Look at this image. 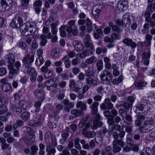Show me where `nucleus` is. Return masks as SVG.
<instances>
[{"mask_svg":"<svg viewBox=\"0 0 155 155\" xmlns=\"http://www.w3.org/2000/svg\"><path fill=\"white\" fill-rule=\"evenodd\" d=\"M153 120L152 117L147 118L143 125L139 128L140 131L142 133H148L153 129L154 127V124L152 123Z\"/></svg>","mask_w":155,"mask_h":155,"instance_id":"nucleus-1","label":"nucleus"},{"mask_svg":"<svg viewBox=\"0 0 155 155\" xmlns=\"http://www.w3.org/2000/svg\"><path fill=\"white\" fill-rule=\"evenodd\" d=\"M35 54L33 53L26 54L22 60L23 65L25 68L31 67L34 61Z\"/></svg>","mask_w":155,"mask_h":155,"instance_id":"nucleus-2","label":"nucleus"},{"mask_svg":"<svg viewBox=\"0 0 155 155\" xmlns=\"http://www.w3.org/2000/svg\"><path fill=\"white\" fill-rule=\"evenodd\" d=\"M11 27L13 28H20L21 31H23V22L21 18H15L12 20L10 24Z\"/></svg>","mask_w":155,"mask_h":155,"instance_id":"nucleus-3","label":"nucleus"},{"mask_svg":"<svg viewBox=\"0 0 155 155\" xmlns=\"http://www.w3.org/2000/svg\"><path fill=\"white\" fill-rule=\"evenodd\" d=\"M21 65L20 63L18 61H16L15 64V66L16 68H14V64L8 65V67L9 70V74L12 75L17 74L18 73Z\"/></svg>","mask_w":155,"mask_h":155,"instance_id":"nucleus-4","label":"nucleus"},{"mask_svg":"<svg viewBox=\"0 0 155 155\" xmlns=\"http://www.w3.org/2000/svg\"><path fill=\"white\" fill-rule=\"evenodd\" d=\"M40 114L38 113H35L34 115V118L32 120L29 122L30 126L33 127H37L41 124V119Z\"/></svg>","mask_w":155,"mask_h":155,"instance_id":"nucleus-5","label":"nucleus"},{"mask_svg":"<svg viewBox=\"0 0 155 155\" xmlns=\"http://www.w3.org/2000/svg\"><path fill=\"white\" fill-rule=\"evenodd\" d=\"M151 13L149 12H146L144 14L146 18L145 21L149 22V25L151 27L154 28L155 27V13H154L152 16L151 18L150 15Z\"/></svg>","mask_w":155,"mask_h":155,"instance_id":"nucleus-6","label":"nucleus"},{"mask_svg":"<svg viewBox=\"0 0 155 155\" xmlns=\"http://www.w3.org/2000/svg\"><path fill=\"white\" fill-rule=\"evenodd\" d=\"M100 79L103 81H110L113 78V76L110 72L106 70L102 71L100 75Z\"/></svg>","mask_w":155,"mask_h":155,"instance_id":"nucleus-7","label":"nucleus"},{"mask_svg":"<svg viewBox=\"0 0 155 155\" xmlns=\"http://www.w3.org/2000/svg\"><path fill=\"white\" fill-rule=\"evenodd\" d=\"M12 0H2L0 5V11L3 12L9 9V5L12 4Z\"/></svg>","mask_w":155,"mask_h":155,"instance_id":"nucleus-8","label":"nucleus"},{"mask_svg":"<svg viewBox=\"0 0 155 155\" xmlns=\"http://www.w3.org/2000/svg\"><path fill=\"white\" fill-rule=\"evenodd\" d=\"M90 125V123H87L85 125V128L83 129L82 134L85 137L87 138H93L96 136V134L93 131H88L87 130V129L88 128Z\"/></svg>","mask_w":155,"mask_h":155,"instance_id":"nucleus-9","label":"nucleus"},{"mask_svg":"<svg viewBox=\"0 0 155 155\" xmlns=\"http://www.w3.org/2000/svg\"><path fill=\"white\" fill-rule=\"evenodd\" d=\"M27 146H30L33 143L35 140V135H31L29 136H25L21 139Z\"/></svg>","mask_w":155,"mask_h":155,"instance_id":"nucleus-10","label":"nucleus"},{"mask_svg":"<svg viewBox=\"0 0 155 155\" xmlns=\"http://www.w3.org/2000/svg\"><path fill=\"white\" fill-rule=\"evenodd\" d=\"M102 119L100 114H97L96 115L95 118L94 120L93 125L92 127L91 128L96 129L98 127L101 126L103 124L102 122L101 121Z\"/></svg>","mask_w":155,"mask_h":155,"instance_id":"nucleus-11","label":"nucleus"},{"mask_svg":"<svg viewBox=\"0 0 155 155\" xmlns=\"http://www.w3.org/2000/svg\"><path fill=\"white\" fill-rule=\"evenodd\" d=\"M151 105L150 104H139L137 106V109L142 113H144L150 111V109Z\"/></svg>","mask_w":155,"mask_h":155,"instance_id":"nucleus-12","label":"nucleus"},{"mask_svg":"<svg viewBox=\"0 0 155 155\" xmlns=\"http://www.w3.org/2000/svg\"><path fill=\"white\" fill-rule=\"evenodd\" d=\"M19 106L24 110L28 109L32 105V103L29 101L21 100L19 102Z\"/></svg>","mask_w":155,"mask_h":155,"instance_id":"nucleus-13","label":"nucleus"},{"mask_svg":"<svg viewBox=\"0 0 155 155\" xmlns=\"http://www.w3.org/2000/svg\"><path fill=\"white\" fill-rule=\"evenodd\" d=\"M36 22L35 21L27 22L25 24L24 26H23L24 31H22L23 33L25 34L26 32L28 31L29 27L30 28H34L36 26Z\"/></svg>","mask_w":155,"mask_h":155,"instance_id":"nucleus-14","label":"nucleus"},{"mask_svg":"<svg viewBox=\"0 0 155 155\" xmlns=\"http://www.w3.org/2000/svg\"><path fill=\"white\" fill-rule=\"evenodd\" d=\"M122 41L124 44L126 45L127 46H130L132 48L134 49L137 46L136 43L134 42H133L131 39L125 38L123 39Z\"/></svg>","mask_w":155,"mask_h":155,"instance_id":"nucleus-15","label":"nucleus"},{"mask_svg":"<svg viewBox=\"0 0 155 155\" xmlns=\"http://www.w3.org/2000/svg\"><path fill=\"white\" fill-rule=\"evenodd\" d=\"M118 114V112L115 109H113L110 111L107 110L104 112V116L106 117H108L109 116L112 117H114L116 116Z\"/></svg>","mask_w":155,"mask_h":155,"instance_id":"nucleus-16","label":"nucleus"},{"mask_svg":"<svg viewBox=\"0 0 155 155\" xmlns=\"http://www.w3.org/2000/svg\"><path fill=\"white\" fill-rule=\"evenodd\" d=\"M116 142V141L113 142V151L114 153H117L120 152L121 150V148L118 145V144L121 147H123L125 145L124 142H123L122 143H121V145L118 142Z\"/></svg>","mask_w":155,"mask_h":155,"instance_id":"nucleus-17","label":"nucleus"},{"mask_svg":"<svg viewBox=\"0 0 155 155\" xmlns=\"http://www.w3.org/2000/svg\"><path fill=\"white\" fill-rule=\"evenodd\" d=\"M63 104L65 105L64 109L68 112H69L71 108L74 107V104L73 102H70L67 99H64L63 101Z\"/></svg>","mask_w":155,"mask_h":155,"instance_id":"nucleus-18","label":"nucleus"},{"mask_svg":"<svg viewBox=\"0 0 155 155\" xmlns=\"http://www.w3.org/2000/svg\"><path fill=\"white\" fill-rule=\"evenodd\" d=\"M99 105V103L95 101L90 105L89 107L91 110V113L92 114H95L97 113V108Z\"/></svg>","mask_w":155,"mask_h":155,"instance_id":"nucleus-19","label":"nucleus"},{"mask_svg":"<svg viewBox=\"0 0 155 155\" xmlns=\"http://www.w3.org/2000/svg\"><path fill=\"white\" fill-rule=\"evenodd\" d=\"M130 15L128 13H127L123 15L122 20L124 25H130L131 22V20L130 19Z\"/></svg>","mask_w":155,"mask_h":155,"instance_id":"nucleus-20","label":"nucleus"},{"mask_svg":"<svg viewBox=\"0 0 155 155\" xmlns=\"http://www.w3.org/2000/svg\"><path fill=\"white\" fill-rule=\"evenodd\" d=\"M87 84L90 87L92 86H96L97 85V81L90 77H88L86 78Z\"/></svg>","mask_w":155,"mask_h":155,"instance_id":"nucleus-21","label":"nucleus"},{"mask_svg":"<svg viewBox=\"0 0 155 155\" xmlns=\"http://www.w3.org/2000/svg\"><path fill=\"white\" fill-rule=\"evenodd\" d=\"M90 118L89 116L87 115L83 118L79 122L78 125L80 128H82L85 126L87 123H89L88 122V119Z\"/></svg>","mask_w":155,"mask_h":155,"instance_id":"nucleus-22","label":"nucleus"},{"mask_svg":"<svg viewBox=\"0 0 155 155\" xmlns=\"http://www.w3.org/2000/svg\"><path fill=\"white\" fill-rule=\"evenodd\" d=\"M127 3L123 1H120L117 4V7L120 11H123L127 8Z\"/></svg>","mask_w":155,"mask_h":155,"instance_id":"nucleus-23","label":"nucleus"},{"mask_svg":"<svg viewBox=\"0 0 155 155\" xmlns=\"http://www.w3.org/2000/svg\"><path fill=\"white\" fill-rule=\"evenodd\" d=\"M76 107L78 108H80V110L86 111L87 110V106L86 104L84 102L79 101L78 102L76 105Z\"/></svg>","mask_w":155,"mask_h":155,"instance_id":"nucleus-24","label":"nucleus"},{"mask_svg":"<svg viewBox=\"0 0 155 155\" xmlns=\"http://www.w3.org/2000/svg\"><path fill=\"white\" fill-rule=\"evenodd\" d=\"M5 59L8 61L9 64H14L15 63V58L14 55L11 53L7 55L5 57Z\"/></svg>","mask_w":155,"mask_h":155,"instance_id":"nucleus-25","label":"nucleus"},{"mask_svg":"<svg viewBox=\"0 0 155 155\" xmlns=\"http://www.w3.org/2000/svg\"><path fill=\"white\" fill-rule=\"evenodd\" d=\"M71 114L75 117H78L80 116L84 115V112L82 110H78L76 109L72 110L71 111Z\"/></svg>","mask_w":155,"mask_h":155,"instance_id":"nucleus-26","label":"nucleus"},{"mask_svg":"<svg viewBox=\"0 0 155 155\" xmlns=\"http://www.w3.org/2000/svg\"><path fill=\"white\" fill-rule=\"evenodd\" d=\"M69 134L68 132H65L61 134L62 138L60 140V142L61 144H63L66 141L69 136Z\"/></svg>","mask_w":155,"mask_h":155,"instance_id":"nucleus-27","label":"nucleus"},{"mask_svg":"<svg viewBox=\"0 0 155 155\" xmlns=\"http://www.w3.org/2000/svg\"><path fill=\"white\" fill-rule=\"evenodd\" d=\"M27 68L26 71L28 74L30 76H37V73L35 69L33 67H29Z\"/></svg>","mask_w":155,"mask_h":155,"instance_id":"nucleus-28","label":"nucleus"},{"mask_svg":"<svg viewBox=\"0 0 155 155\" xmlns=\"http://www.w3.org/2000/svg\"><path fill=\"white\" fill-rule=\"evenodd\" d=\"M30 113L28 111H24L21 114V118L24 121H27L30 119Z\"/></svg>","mask_w":155,"mask_h":155,"instance_id":"nucleus-29","label":"nucleus"},{"mask_svg":"<svg viewBox=\"0 0 155 155\" xmlns=\"http://www.w3.org/2000/svg\"><path fill=\"white\" fill-rule=\"evenodd\" d=\"M62 61H64V64L65 67L66 68H69L71 67V62L67 55L64 56L62 59Z\"/></svg>","mask_w":155,"mask_h":155,"instance_id":"nucleus-30","label":"nucleus"},{"mask_svg":"<svg viewBox=\"0 0 155 155\" xmlns=\"http://www.w3.org/2000/svg\"><path fill=\"white\" fill-rule=\"evenodd\" d=\"M94 68L93 66H90L87 70L85 71V76L90 77L94 75Z\"/></svg>","mask_w":155,"mask_h":155,"instance_id":"nucleus-31","label":"nucleus"},{"mask_svg":"<svg viewBox=\"0 0 155 155\" xmlns=\"http://www.w3.org/2000/svg\"><path fill=\"white\" fill-rule=\"evenodd\" d=\"M112 136L114 140H113V142H114V141H116V142H118L120 144H121V143H122L124 142L122 140V139H118L119 138V134L117 133L114 132L112 133Z\"/></svg>","mask_w":155,"mask_h":155,"instance_id":"nucleus-32","label":"nucleus"},{"mask_svg":"<svg viewBox=\"0 0 155 155\" xmlns=\"http://www.w3.org/2000/svg\"><path fill=\"white\" fill-rule=\"evenodd\" d=\"M121 126L117 124H115L113 126L111 125L110 126V130H109V134L112 133L114 130H116L119 131H120Z\"/></svg>","mask_w":155,"mask_h":155,"instance_id":"nucleus-33","label":"nucleus"},{"mask_svg":"<svg viewBox=\"0 0 155 155\" xmlns=\"http://www.w3.org/2000/svg\"><path fill=\"white\" fill-rule=\"evenodd\" d=\"M124 123L123 126L126 127L125 131L128 133H130L133 130L132 127L130 126L129 124L126 121H124Z\"/></svg>","mask_w":155,"mask_h":155,"instance_id":"nucleus-34","label":"nucleus"},{"mask_svg":"<svg viewBox=\"0 0 155 155\" xmlns=\"http://www.w3.org/2000/svg\"><path fill=\"white\" fill-rule=\"evenodd\" d=\"M147 84V83L145 81H140L135 83V85L137 89H140L142 87H145Z\"/></svg>","mask_w":155,"mask_h":155,"instance_id":"nucleus-35","label":"nucleus"},{"mask_svg":"<svg viewBox=\"0 0 155 155\" xmlns=\"http://www.w3.org/2000/svg\"><path fill=\"white\" fill-rule=\"evenodd\" d=\"M31 152L30 155H37V151L38 150V147L35 145H33L30 148Z\"/></svg>","mask_w":155,"mask_h":155,"instance_id":"nucleus-36","label":"nucleus"},{"mask_svg":"<svg viewBox=\"0 0 155 155\" xmlns=\"http://www.w3.org/2000/svg\"><path fill=\"white\" fill-rule=\"evenodd\" d=\"M96 58L94 56H92L86 60L85 62L88 64H91L97 61Z\"/></svg>","mask_w":155,"mask_h":155,"instance_id":"nucleus-37","label":"nucleus"},{"mask_svg":"<svg viewBox=\"0 0 155 155\" xmlns=\"http://www.w3.org/2000/svg\"><path fill=\"white\" fill-rule=\"evenodd\" d=\"M107 49L105 48H101L100 47L97 48L96 52L97 54L99 55L101 54L102 52L103 54H105L107 52Z\"/></svg>","mask_w":155,"mask_h":155,"instance_id":"nucleus-38","label":"nucleus"},{"mask_svg":"<svg viewBox=\"0 0 155 155\" xmlns=\"http://www.w3.org/2000/svg\"><path fill=\"white\" fill-rule=\"evenodd\" d=\"M150 48L147 49V51L144 53L142 55L143 59H149L150 55Z\"/></svg>","mask_w":155,"mask_h":155,"instance_id":"nucleus-39","label":"nucleus"},{"mask_svg":"<svg viewBox=\"0 0 155 155\" xmlns=\"http://www.w3.org/2000/svg\"><path fill=\"white\" fill-rule=\"evenodd\" d=\"M51 32L52 35H57L58 31V28H57V25L55 23H52L51 25Z\"/></svg>","mask_w":155,"mask_h":155,"instance_id":"nucleus-40","label":"nucleus"},{"mask_svg":"<svg viewBox=\"0 0 155 155\" xmlns=\"http://www.w3.org/2000/svg\"><path fill=\"white\" fill-rule=\"evenodd\" d=\"M46 36L45 35H42L41 36L40 45L43 46H44L47 42L46 39Z\"/></svg>","mask_w":155,"mask_h":155,"instance_id":"nucleus-41","label":"nucleus"},{"mask_svg":"<svg viewBox=\"0 0 155 155\" xmlns=\"http://www.w3.org/2000/svg\"><path fill=\"white\" fill-rule=\"evenodd\" d=\"M104 102L106 103L107 108L109 109H111L112 108L113 105L111 102L110 99H105Z\"/></svg>","mask_w":155,"mask_h":155,"instance_id":"nucleus-42","label":"nucleus"},{"mask_svg":"<svg viewBox=\"0 0 155 155\" xmlns=\"http://www.w3.org/2000/svg\"><path fill=\"white\" fill-rule=\"evenodd\" d=\"M11 88V85L8 83H6L3 85L2 89L4 92H8L10 90Z\"/></svg>","mask_w":155,"mask_h":155,"instance_id":"nucleus-43","label":"nucleus"},{"mask_svg":"<svg viewBox=\"0 0 155 155\" xmlns=\"http://www.w3.org/2000/svg\"><path fill=\"white\" fill-rule=\"evenodd\" d=\"M46 151L47 153H49L53 155H54L56 152V150L54 148L52 147L51 146H48L46 148Z\"/></svg>","mask_w":155,"mask_h":155,"instance_id":"nucleus-44","label":"nucleus"},{"mask_svg":"<svg viewBox=\"0 0 155 155\" xmlns=\"http://www.w3.org/2000/svg\"><path fill=\"white\" fill-rule=\"evenodd\" d=\"M103 62L102 60H99L97 63V69L98 71H101L103 69Z\"/></svg>","mask_w":155,"mask_h":155,"instance_id":"nucleus-45","label":"nucleus"},{"mask_svg":"<svg viewBox=\"0 0 155 155\" xmlns=\"http://www.w3.org/2000/svg\"><path fill=\"white\" fill-rule=\"evenodd\" d=\"M107 117V121L109 124V129L110 130V126L111 125L113 126L115 124V121L114 119V118L109 116Z\"/></svg>","mask_w":155,"mask_h":155,"instance_id":"nucleus-46","label":"nucleus"},{"mask_svg":"<svg viewBox=\"0 0 155 155\" xmlns=\"http://www.w3.org/2000/svg\"><path fill=\"white\" fill-rule=\"evenodd\" d=\"M52 107L50 104H46L44 107V110L46 111L47 113H49L51 115V110H52Z\"/></svg>","mask_w":155,"mask_h":155,"instance_id":"nucleus-47","label":"nucleus"},{"mask_svg":"<svg viewBox=\"0 0 155 155\" xmlns=\"http://www.w3.org/2000/svg\"><path fill=\"white\" fill-rule=\"evenodd\" d=\"M34 93L38 97H40L43 96L44 92L39 89H36L34 91Z\"/></svg>","mask_w":155,"mask_h":155,"instance_id":"nucleus-48","label":"nucleus"},{"mask_svg":"<svg viewBox=\"0 0 155 155\" xmlns=\"http://www.w3.org/2000/svg\"><path fill=\"white\" fill-rule=\"evenodd\" d=\"M101 11V10L100 9L98 8H97L94 11L92 10V14L96 19H97L98 18Z\"/></svg>","mask_w":155,"mask_h":155,"instance_id":"nucleus-49","label":"nucleus"},{"mask_svg":"<svg viewBox=\"0 0 155 155\" xmlns=\"http://www.w3.org/2000/svg\"><path fill=\"white\" fill-rule=\"evenodd\" d=\"M112 31L117 32L118 33L122 32L123 31V29L118 28V27L116 25H114L112 27Z\"/></svg>","mask_w":155,"mask_h":155,"instance_id":"nucleus-50","label":"nucleus"},{"mask_svg":"<svg viewBox=\"0 0 155 155\" xmlns=\"http://www.w3.org/2000/svg\"><path fill=\"white\" fill-rule=\"evenodd\" d=\"M148 10L151 12H153L155 10V2L151 3L148 4Z\"/></svg>","mask_w":155,"mask_h":155,"instance_id":"nucleus-51","label":"nucleus"},{"mask_svg":"<svg viewBox=\"0 0 155 155\" xmlns=\"http://www.w3.org/2000/svg\"><path fill=\"white\" fill-rule=\"evenodd\" d=\"M1 149L3 150H4L6 149L10 150L11 149V147L9 144L5 143L1 144Z\"/></svg>","mask_w":155,"mask_h":155,"instance_id":"nucleus-52","label":"nucleus"},{"mask_svg":"<svg viewBox=\"0 0 155 155\" xmlns=\"http://www.w3.org/2000/svg\"><path fill=\"white\" fill-rule=\"evenodd\" d=\"M53 74V71H52L49 70L48 71L44 73V77L46 78H49L51 77Z\"/></svg>","mask_w":155,"mask_h":155,"instance_id":"nucleus-53","label":"nucleus"},{"mask_svg":"<svg viewBox=\"0 0 155 155\" xmlns=\"http://www.w3.org/2000/svg\"><path fill=\"white\" fill-rule=\"evenodd\" d=\"M7 102L6 98L3 96H2L1 94L0 93V106L5 104Z\"/></svg>","mask_w":155,"mask_h":155,"instance_id":"nucleus-54","label":"nucleus"},{"mask_svg":"<svg viewBox=\"0 0 155 155\" xmlns=\"http://www.w3.org/2000/svg\"><path fill=\"white\" fill-rule=\"evenodd\" d=\"M45 85L48 87H52L53 84V80L50 79L46 81L44 84Z\"/></svg>","mask_w":155,"mask_h":155,"instance_id":"nucleus-55","label":"nucleus"},{"mask_svg":"<svg viewBox=\"0 0 155 155\" xmlns=\"http://www.w3.org/2000/svg\"><path fill=\"white\" fill-rule=\"evenodd\" d=\"M59 31L61 36L63 37H65L66 35V33L64 26L61 27L59 29Z\"/></svg>","mask_w":155,"mask_h":155,"instance_id":"nucleus-56","label":"nucleus"},{"mask_svg":"<svg viewBox=\"0 0 155 155\" xmlns=\"http://www.w3.org/2000/svg\"><path fill=\"white\" fill-rule=\"evenodd\" d=\"M7 73L6 68L2 67L0 68V76L2 77L5 75Z\"/></svg>","mask_w":155,"mask_h":155,"instance_id":"nucleus-57","label":"nucleus"},{"mask_svg":"<svg viewBox=\"0 0 155 155\" xmlns=\"http://www.w3.org/2000/svg\"><path fill=\"white\" fill-rule=\"evenodd\" d=\"M21 130L24 132L28 133V134H30L32 131L31 128L28 127H22Z\"/></svg>","mask_w":155,"mask_h":155,"instance_id":"nucleus-58","label":"nucleus"},{"mask_svg":"<svg viewBox=\"0 0 155 155\" xmlns=\"http://www.w3.org/2000/svg\"><path fill=\"white\" fill-rule=\"evenodd\" d=\"M41 102L40 101H38L36 102L34 104L35 107H36L35 111L36 113H38L40 110L39 107L41 106Z\"/></svg>","mask_w":155,"mask_h":155,"instance_id":"nucleus-59","label":"nucleus"},{"mask_svg":"<svg viewBox=\"0 0 155 155\" xmlns=\"http://www.w3.org/2000/svg\"><path fill=\"white\" fill-rule=\"evenodd\" d=\"M51 56L53 58H57L59 56V53L55 50H53L51 53Z\"/></svg>","mask_w":155,"mask_h":155,"instance_id":"nucleus-60","label":"nucleus"},{"mask_svg":"<svg viewBox=\"0 0 155 155\" xmlns=\"http://www.w3.org/2000/svg\"><path fill=\"white\" fill-rule=\"evenodd\" d=\"M29 0H21V5L22 7L25 8L27 7L29 5Z\"/></svg>","mask_w":155,"mask_h":155,"instance_id":"nucleus-61","label":"nucleus"},{"mask_svg":"<svg viewBox=\"0 0 155 155\" xmlns=\"http://www.w3.org/2000/svg\"><path fill=\"white\" fill-rule=\"evenodd\" d=\"M84 41L85 44V45L87 48L90 47L93 45L91 41H87L85 40Z\"/></svg>","mask_w":155,"mask_h":155,"instance_id":"nucleus-62","label":"nucleus"},{"mask_svg":"<svg viewBox=\"0 0 155 155\" xmlns=\"http://www.w3.org/2000/svg\"><path fill=\"white\" fill-rule=\"evenodd\" d=\"M136 118L141 122L143 121L145 118V116L141 114H138L136 115Z\"/></svg>","mask_w":155,"mask_h":155,"instance_id":"nucleus-63","label":"nucleus"},{"mask_svg":"<svg viewBox=\"0 0 155 155\" xmlns=\"http://www.w3.org/2000/svg\"><path fill=\"white\" fill-rule=\"evenodd\" d=\"M7 110V108L6 106L0 107V114H2Z\"/></svg>","mask_w":155,"mask_h":155,"instance_id":"nucleus-64","label":"nucleus"}]
</instances>
